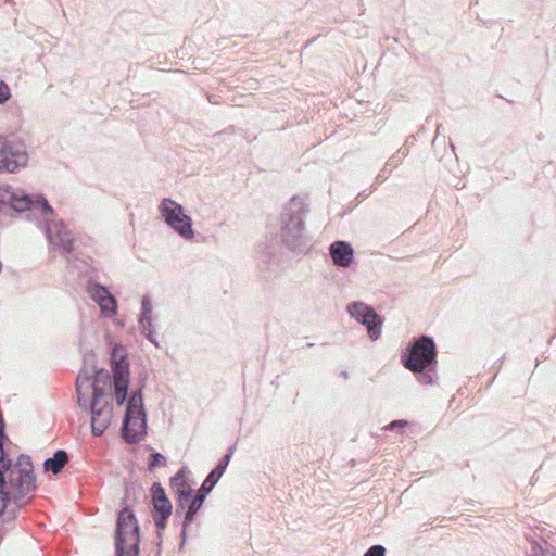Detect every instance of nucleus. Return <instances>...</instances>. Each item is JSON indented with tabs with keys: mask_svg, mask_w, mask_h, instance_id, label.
<instances>
[{
	"mask_svg": "<svg viewBox=\"0 0 556 556\" xmlns=\"http://www.w3.org/2000/svg\"><path fill=\"white\" fill-rule=\"evenodd\" d=\"M9 205L17 213H25L27 219H38L47 240L54 250L65 256L68 263L74 261L76 240L67 230L63 219H56L53 207L41 193L29 194L10 185L0 186V212Z\"/></svg>",
	"mask_w": 556,
	"mask_h": 556,
	"instance_id": "obj_1",
	"label": "nucleus"
},
{
	"mask_svg": "<svg viewBox=\"0 0 556 556\" xmlns=\"http://www.w3.org/2000/svg\"><path fill=\"white\" fill-rule=\"evenodd\" d=\"M309 212L306 199L294 195L281 213L280 237L282 243L293 252H303L309 247V237L305 230L304 218Z\"/></svg>",
	"mask_w": 556,
	"mask_h": 556,
	"instance_id": "obj_2",
	"label": "nucleus"
},
{
	"mask_svg": "<svg viewBox=\"0 0 556 556\" xmlns=\"http://www.w3.org/2000/svg\"><path fill=\"white\" fill-rule=\"evenodd\" d=\"M403 366L416 375L421 384H432L437 367V346L432 337L421 336L408 343L401 354Z\"/></svg>",
	"mask_w": 556,
	"mask_h": 556,
	"instance_id": "obj_3",
	"label": "nucleus"
},
{
	"mask_svg": "<svg viewBox=\"0 0 556 556\" xmlns=\"http://www.w3.org/2000/svg\"><path fill=\"white\" fill-rule=\"evenodd\" d=\"M114 548L116 556H139L140 553V527L135 513L127 506L117 514Z\"/></svg>",
	"mask_w": 556,
	"mask_h": 556,
	"instance_id": "obj_4",
	"label": "nucleus"
},
{
	"mask_svg": "<svg viewBox=\"0 0 556 556\" xmlns=\"http://www.w3.org/2000/svg\"><path fill=\"white\" fill-rule=\"evenodd\" d=\"M147 430V413L143 405L142 388L131 392L124 413L121 435L128 444L139 443Z\"/></svg>",
	"mask_w": 556,
	"mask_h": 556,
	"instance_id": "obj_5",
	"label": "nucleus"
},
{
	"mask_svg": "<svg viewBox=\"0 0 556 556\" xmlns=\"http://www.w3.org/2000/svg\"><path fill=\"white\" fill-rule=\"evenodd\" d=\"M232 453H233V446L230 447L229 452L227 454H225L219 459L218 464L206 476V478L202 482L200 489L198 490L197 494L192 497V501L190 502L188 508L185 511L184 520L181 522V525H182L181 546L186 543V540H187V528L192 523L197 513L203 506V504L206 500V496L213 491V489L217 484L218 480L222 478V476L226 471V469L229 465V462L232 457Z\"/></svg>",
	"mask_w": 556,
	"mask_h": 556,
	"instance_id": "obj_6",
	"label": "nucleus"
},
{
	"mask_svg": "<svg viewBox=\"0 0 556 556\" xmlns=\"http://www.w3.org/2000/svg\"><path fill=\"white\" fill-rule=\"evenodd\" d=\"M111 370L116 405L122 406L128 401L129 362L127 352L121 344H115L111 350Z\"/></svg>",
	"mask_w": 556,
	"mask_h": 556,
	"instance_id": "obj_7",
	"label": "nucleus"
},
{
	"mask_svg": "<svg viewBox=\"0 0 556 556\" xmlns=\"http://www.w3.org/2000/svg\"><path fill=\"white\" fill-rule=\"evenodd\" d=\"M29 155L24 141L0 135V174H14L26 167Z\"/></svg>",
	"mask_w": 556,
	"mask_h": 556,
	"instance_id": "obj_8",
	"label": "nucleus"
},
{
	"mask_svg": "<svg viewBox=\"0 0 556 556\" xmlns=\"http://www.w3.org/2000/svg\"><path fill=\"white\" fill-rule=\"evenodd\" d=\"M159 211L166 225L181 238L186 240L194 238L192 218L185 214L182 205L169 198H165L162 200Z\"/></svg>",
	"mask_w": 556,
	"mask_h": 556,
	"instance_id": "obj_9",
	"label": "nucleus"
},
{
	"mask_svg": "<svg viewBox=\"0 0 556 556\" xmlns=\"http://www.w3.org/2000/svg\"><path fill=\"white\" fill-rule=\"evenodd\" d=\"M105 397V390H97L90 401L91 432L94 437L102 435L111 424L113 406L110 397Z\"/></svg>",
	"mask_w": 556,
	"mask_h": 556,
	"instance_id": "obj_10",
	"label": "nucleus"
},
{
	"mask_svg": "<svg viewBox=\"0 0 556 556\" xmlns=\"http://www.w3.org/2000/svg\"><path fill=\"white\" fill-rule=\"evenodd\" d=\"M346 311L352 318L366 327L368 337L372 341L380 338L383 318L370 305L354 301L348 305Z\"/></svg>",
	"mask_w": 556,
	"mask_h": 556,
	"instance_id": "obj_11",
	"label": "nucleus"
},
{
	"mask_svg": "<svg viewBox=\"0 0 556 556\" xmlns=\"http://www.w3.org/2000/svg\"><path fill=\"white\" fill-rule=\"evenodd\" d=\"M8 472L10 473L7 484L9 483L12 489H14V495L12 498L17 507H22L24 506V496L36 489V477L34 475V470L27 467L22 469H12L11 467Z\"/></svg>",
	"mask_w": 556,
	"mask_h": 556,
	"instance_id": "obj_12",
	"label": "nucleus"
},
{
	"mask_svg": "<svg viewBox=\"0 0 556 556\" xmlns=\"http://www.w3.org/2000/svg\"><path fill=\"white\" fill-rule=\"evenodd\" d=\"M103 380L105 383L110 380L109 371L104 369L97 370L94 366L87 368L86 366L79 371L76 378V391L86 390V392L92 391L94 395L97 390H105L99 383Z\"/></svg>",
	"mask_w": 556,
	"mask_h": 556,
	"instance_id": "obj_13",
	"label": "nucleus"
},
{
	"mask_svg": "<svg viewBox=\"0 0 556 556\" xmlns=\"http://www.w3.org/2000/svg\"><path fill=\"white\" fill-rule=\"evenodd\" d=\"M91 298L99 304L102 313L108 315L116 314V300L109 290L98 283L88 287Z\"/></svg>",
	"mask_w": 556,
	"mask_h": 556,
	"instance_id": "obj_14",
	"label": "nucleus"
},
{
	"mask_svg": "<svg viewBox=\"0 0 556 556\" xmlns=\"http://www.w3.org/2000/svg\"><path fill=\"white\" fill-rule=\"evenodd\" d=\"M329 254L333 264L339 267H349L354 260L352 245L343 240L332 242L329 247Z\"/></svg>",
	"mask_w": 556,
	"mask_h": 556,
	"instance_id": "obj_15",
	"label": "nucleus"
},
{
	"mask_svg": "<svg viewBox=\"0 0 556 556\" xmlns=\"http://www.w3.org/2000/svg\"><path fill=\"white\" fill-rule=\"evenodd\" d=\"M173 513V505L170 500L160 501L152 504V518L159 531L164 530L167 526V520Z\"/></svg>",
	"mask_w": 556,
	"mask_h": 556,
	"instance_id": "obj_16",
	"label": "nucleus"
},
{
	"mask_svg": "<svg viewBox=\"0 0 556 556\" xmlns=\"http://www.w3.org/2000/svg\"><path fill=\"white\" fill-rule=\"evenodd\" d=\"M68 459L70 457L65 450H58L52 457H49L43 462V469L47 472L58 475L68 463Z\"/></svg>",
	"mask_w": 556,
	"mask_h": 556,
	"instance_id": "obj_17",
	"label": "nucleus"
},
{
	"mask_svg": "<svg viewBox=\"0 0 556 556\" xmlns=\"http://www.w3.org/2000/svg\"><path fill=\"white\" fill-rule=\"evenodd\" d=\"M531 551L528 556H556L555 547L546 541L539 543L538 541H531Z\"/></svg>",
	"mask_w": 556,
	"mask_h": 556,
	"instance_id": "obj_18",
	"label": "nucleus"
},
{
	"mask_svg": "<svg viewBox=\"0 0 556 556\" xmlns=\"http://www.w3.org/2000/svg\"><path fill=\"white\" fill-rule=\"evenodd\" d=\"M7 472H1L0 476V517L3 516L9 503L12 498L7 488Z\"/></svg>",
	"mask_w": 556,
	"mask_h": 556,
	"instance_id": "obj_19",
	"label": "nucleus"
},
{
	"mask_svg": "<svg viewBox=\"0 0 556 556\" xmlns=\"http://www.w3.org/2000/svg\"><path fill=\"white\" fill-rule=\"evenodd\" d=\"M178 502L192 501L193 490L185 481H180L178 488H173Z\"/></svg>",
	"mask_w": 556,
	"mask_h": 556,
	"instance_id": "obj_20",
	"label": "nucleus"
},
{
	"mask_svg": "<svg viewBox=\"0 0 556 556\" xmlns=\"http://www.w3.org/2000/svg\"><path fill=\"white\" fill-rule=\"evenodd\" d=\"M152 318V302L149 294H144L141 299V313L139 319L148 320Z\"/></svg>",
	"mask_w": 556,
	"mask_h": 556,
	"instance_id": "obj_21",
	"label": "nucleus"
},
{
	"mask_svg": "<svg viewBox=\"0 0 556 556\" xmlns=\"http://www.w3.org/2000/svg\"><path fill=\"white\" fill-rule=\"evenodd\" d=\"M151 503H157L160 501L168 500L164 488L160 482H154L151 486Z\"/></svg>",
	"mask_w": 556,
	"mask_h": 556,
	"instance_id": "obj_22",
	"label": "nucleus"
},
{
	"mask_svg": "<svg viewBox=\"0 0 556 556\" xmlns=\"http://www.w3.org/2000/svg\"><path fill=\"white\" fill-rule=\"evenodd\" d=\"M166 458L159 452H153L150 455L148 467L150 470L155 469L156 467L165 466Z\"/></svg>",
	"mask_w": 556,
	"mask_h": 556,
	"instance_id": "obj_23",
	"label": "nucleus"
},
{
	"mask_svg": "<svg viewBox=\"0 0 556 556\" xmlns=\"http://www.w3.org/2000/svg\"><path fill=\"white\" fill-rule=\"evenodd\" d=\"M11 98V89L9 85L0 80V104L7 103Z\"/></svg>",
	"mask_w": 556,
	"mask_h": 556,
	"instance_id": "obj_24",
	"label": "nucleus"
},
{
	"mask_svg": "<svg viewBox=\"0 0 556 556\" xmlns=\"http://www.w3.org/2000/svg\"><path fill=\"white\" fill-rule=\"evenodd\" d=\"M363 556H386V548L380 544L370 546Z\"/></svg>",
	"mask_w": 556,
	"mask_h": 556,
	"instance_id": "obj_25",
	"label": "nucleus"
},
{
	"mask_svg": "<svg viewBox=\"0 0 556 556\" xmlns=\"http://www.w3.org/2000/svg\"><path fill=\"white\" fill-rule=\"evenodd\" d=\"M24 467L31 468L33 469V463L28 455L21 454L16 462V468L15 469H22Z\"/></svg>",
	"mask_w": 556,
	"mask_h": 556,
	"instance_id": "obj_26",
	"label": "nucleus"
},
{
	"mask_svg": "<svg viewBox=\"0 0 556 556\" xmlns=\"http://www.w3.org/2000/svg\"><path fill=\"white\" fill-rule=\"evenodd\" d=\"M87 394L86 390L77 391V403L81 409H89L90 403L87 401Z\"/></svg>",
	"mask_w": 556,
	"mask_h": 556,
	"instance_id": "obj_27",
	"label": "nucleus"
},
{
	"mask_svg": "<svg viewBox=\"0 0 556 556\" xmlns=\"http://www.w3.org/2000/svg\"><path fill=\"white\" fill-rule=\"evenodd\" d=\"M185 478V468H181L180 470H178L170 479H169V482H170V485L172 488H178L180 481H185L184 480Z\"/></svg>",
	"mask_w": 556,
	"mask_h": 556,
	"instance_id": "obj_28",
	"label": "nucleus"
},
{
	"mask_svg": "<svg viewBox=\"0 0 556 556\" xmlns=\"http://www.w3.org/2000/svg\"><path fill=\"white\" fill-rule=\"evenodd\" d=\"M139 326L141 328L142 333L146 336V332H149V330H153V318H149L148 320L138 319Z\"/></svg>",
	"mask_w": 556,
	"mask_h": 556,
	"instance_id": "obj_29",
	"label": "nucleus"
},
{
	"mask_svg": "<svg viewBox=\"0 0 556 556\" xmlns=\"http://www.w3.org/2000/svg\"><path fill=\"white\" fill-rule=\"evenodd\" d=\"M408 421L403 419H397L391 421L388 426L384 427L386 430H394L395 428H403L407 426Z\"/></svg>",
	"mask_w": 556,
	"mask_h": 556,
	"instance_id": "obj_30",
	"label": "nucleus"
},
{
	"mask_svg": "<svg viewBox=\"0 0 556 556\" xmlns=\"http://www.w3.org/2000/svg\"><path fill=\"white\" fill-rule=\"evenodd\" d=\"M151 343H153L155 346H159V342L155 338V334H154V331L153 330H149V332H146V336H144Z\"/></svg>",
	"mask_w": 556,
	"mask_h": 556,
	"instance_id": "obj_31",
	"label": "nucleus"
},
{
	"mask_svg": "<svg viewBox=\"0 0 556 556\" xmlns=\"http://www.w3.org/2000/svg\"><path fill=\"white\" fill-rule=\"evenodd\" d=\"M387 179L386 170L382 169L376 177V181L380 182Z\"/></svg>",
	"mask_w": 556,
	"mask_h": 556,
	"instance_id": "obj_32",
	"label": "nucleus"
},
{
	"mask_svg": "<svg viewBox=\"0 0 556 556\" xmlns=\"http://www.w3.org/2000/svg\"><path fill=\"white\" fill-rule=\"evenodd\" d=\"M184 510H185V504L182 502H179V504L176 506L175 515L177 516Z\"/></svg>",
	"mask_w": 556,
	"mask_h": 556,
	"instance_id": "obj_33",
	"label": "nucleus"
},
{
	"mask_svg": "<svg viewBox=\"0 0 556 556\" xmlns=\"http://www.w3.org/2000/svg\"><path fill=\"white\" fill-rule=\"evenodd\" d=\"M441 128H442V125H438V126H437V135H435V137H434V139H433V141H432V143H433V144L435 143V141H437V140H438V138H439V135H440V132H441Z\"/></svg>",
	"mask_w": 556,
	"mask_h": 556,
	"instance_id": "obj_34",
	"label": "nucleus"
},
{
	"mask_svg": "<svg viewBox=\"0 0 556 556\" xmlns=\"http://www.w3.org/2000/svg\"><path fill=\"white\" fill-rule=\"evenodd\" d=\"M341 375H342V377L348 378V372L346 371H342Z\"/></svg>",
	"mask_w": 556,
	"mask_h": 556,
	"instance_id": "obj_35",
	"label": "nucleus"
},
{
	"mask_svg": "<svg viewBox=\"0 0 556 556\" xmlns=\"http://www.w3.org/2000/svg\"><path fill=\"white\" fill-rule=\"evenodd\" d=\"M504 358H505V354H504V355H502V357H501L500 362L502 363V362L504 361Z\"/></svg>",
	"mask_w": 556,
	"mask_h": 556,
	"instance_id": "obj_36",
	"label": "nucleus"
},
{
	"mask_svg": "<svg viewBox=\"0 0 556 556\" xmlns=\"http://www.w3.org/2000/svg\"><path fill=\"white\" fill-rule=\"evenodd\" d=\"M0 420L2 421V413L0 412Z\"/></svg>",
	"mask_w": 556,
	"mask_h": 556,
	"instance_id": "obj_37",
	"label": "nucleus"
}]
</instances>
